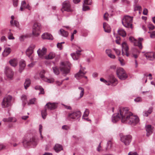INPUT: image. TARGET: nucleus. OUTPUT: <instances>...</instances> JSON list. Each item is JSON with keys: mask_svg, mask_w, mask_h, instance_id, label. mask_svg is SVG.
Listing matches in <instances>:
<instances>
[{"mask_svg": "<svg viewBox=\"0 0 155 155\" xmlns=\"http://www.w3.org/2000/svg\"><path fill=\"white\" fill-rule=\"evenodd\" d=\"M111 52L112 51L110 49H107L105 51L106 53L108 56L111 54Z\"/></svg>", "mask_w": 155, "mask_h": 155, "instance_id": "nucleus-52", "label": "nucleus"}, {"mask_svg": "<svg viewBox=\"0 0 155 155\" xmlns=\"http://www.w3.org/2000/svg\"><path fill=\"white\" fill-rule=\"evenodd\" d=\"M140 52V51H139L136 48H134L131 50L130 54L131 55L132 57H134L135 58H137L138 57Z\"/></svg>", "mask_w": 155, "mask_h": 155, "instance_id": "nucleus-19", "label": "nucleus"}, {"mask_svg": "<svg viewBox=\"0 0 155 155\" xmlns=\"http://www.w3.org/2000/svg\"><path fill=\"white\" fill-rule=\"evenodd\" d=\"M28 37L27 35H22L19 37V39L21 41H24V39Z\"/></svg>", "mask_w": 155, "mask_h": 155, "instance_id": "nucleus-39", "label": "nucleus"}, {"mask_svg": "<svg viewBox=\"0 0 155 155\" xmlns=\"http://www.w3.org/2000/svg\"><path fill=\"white\" fill-rule=\"evenodd\" d=\"M55 54L54 53L51 52L49 54L46 56L45 58L46 59H52L55 57Z\"/></svg>", "mask_w": 155, "mask_h": 155, "instance_id": "nucleus-31", "label": "nucleus"}, {"mask_svg": "<svg viewBox=\"0 0 155 155\" xmlns=\"http://www.w3.org/2000/svg\"><path fill=\"white\" fill-rule=\"evenodd\" d=\"M3 121L4 122H15L16 121V119L15 117H9L8 118H4L3 119Z\"/></svg>", "mask_w": 155, "mask_h": 155, "instance_id": "nucleus-28", "label": "nucleus"}, {"mask_svg": "<svg viewBox=\"0 0 155 155\" xmlns=\"http://www.w3.org/2000/svg\"><path fill=\"white\" fill-rule=\"evenodd\" d=\"M41 29V25L39 23H35L33 26L32 29V33L35 36H38L40 34Z\"/></svg>", "mask_w": 155, "mask_h": 155, "instance_id": "nucleus-6", "label": "nucleus"}, {"mask_svg": "<svg viewBox=\"0 0 155 155\" xmlns=\"http://www.w3.org/2000/svg\"><path fill=\"white\" fill-rule=\"evenodd\" d=\"M53 72L55 74L58 75L60 73V71L59 68L56 67H52Z\"/></svg>", "mask_w": 155, "mask_h": 155, "instance_id": "nucleus-36", "label": "nucleus"}, {"mask_svg": "<svg viewBox=\"0 0 155 155\" xmlns=\"http://www.w3.org/2000/svg\"><path fill=\"white\" fill-rule=\"evenodd\" d=\"M86 73V72L82 71L81 69L78 73L75 74L74 77L77 79H79L82 78Z\"/></svg>", "mask_w": 155, "mask_h": 155, "instance_id": "nucleus-23", "label": "nucleus"}, {"mask_svg": "<svg viewBox=\"0 0 155 155\" xmlns=\"http://www.w3.org/2000/svg\"><path fill=\"white\" fill-rule=\"evenodd\" d=\"M78 49H76V51L75 52H74L71 54V56L73 60H77L80 58L81 55V52L82 51V50L81 49L80 47H78Z\"/></svg>", "mask_w": 155, "mask_h": 155, "instance_id": "nucleus-13", "label": "nucleus"}, {"mask_svg": "<svg viewBox=\"0 0 155 155\" xmlns=\"http://www.w3.org/2000/svg\"><path fill=\"white\" fill-rule=\"evenodd\" d=\"M10 32L9 34H8V38L9 39H14V37L13 36V35L12 34H11L10 33V31L11 30H9Z\"/></svg>", "mask_w": 155, "mask_h": 155, "instance_id": "nucleus-51", "label": "nucleus"}, {"mask_svg": "<svg viewBox=\"0 0 155 155\" xmlns=\"http://www.w3.org/2000/svg\"><path fill=\"white\" fill-rule=\"evenodd\" d=\"M36 100V99L35 98H33L31 99H30L29 102L28 103V104H34Z\"/></svg>", "mask_w": 155, "mask_h": 155, "instance_id": "nucleus-43", "label": "nucleus"}, {"mask_svg": "<svg viewBox=\"0 0 155 155\" xmlns=\"http://www.w3.org/2000/svg\"><path fill=\"white\" fill-rule=\"evenodd\" d=\"M22 143L24 146L25 147H27L31 145L35 146L37 144V140L35 137H33L30 139L29 141L26 140H23Z\"/></svg>", "mask_w": 155, "mask_h": 155, "instance_id": "nucleus-8", "label": "nucleus"}, {"mask_svg": "<svg viewBox=\"0 0 155 155\" xmlns=\"http://www.w3.org/2000/svg\"><path fill=\"white\" fill-rule=\"evenodd\" d=\"M148 27L150 30H152L155 28L154 26L151 23H149L148 25Z\"/></svg>", "mask_w": 155, "mask_h": 155, "instance_id": "nucleus-45", "label": "nucleus"}, {"mask_svg": "<svg viewBox=\"0 0 155 155\" xmlns=\"http://www.w3.org/2000/svg\"><path fill=\"white\" fill-rule=\"evenodd\" d=\"M117 83V79L114 78L113 75H111L110 77V79L106 84L107 85H112V86H115Z\"/></svg>", "mask_w": 155, "mask_h": 155, "instance_id": "nucleus-17", "label": "nucleus"}, {"mask_svg": "<svg viewBox=\"0 0 155 155\" xmlns=\"http://www.w3.org/2000/svg\"><path fill=\"white\" fill-rule=\"evenodd\" d=\"M47 49L44 47L41 50L39 49L37 51L38 54L41 58L43 56L45 55Z\"/></svg>", "mask_w": 155, "mask_h": 155, "instance_id": "nucleus-22", "label": "nucleus"}, {"mask_svg": "<svg viewBox=\"0 0 155 155\" xmlns=\"http://www.w3.org/2000/svg\"><path fill=\"white\" fill-rule=\"evenodd\" d=\"M84 93V90H82L81 91V92L80 94L79 98H81L83 97Z\"/></svg>", "mask_w": 155, "mask_h": 155, "instance_id": "nucleus-60", "label": "nucleus"}, {"mask_svg": "<svg viewBox=\"0 0 155 155\" xmlns=\"http://www.w3.org/2000/svg\"><path fill=\"white\" fill-rule=\"evenodd\" d=\"M69 79V78L68 77L67 78H66L62 81L61 82H59V81H57L56 83L58 84V85H60L62 84L63 81L64 80H68Z\"/></svg>", "mask_w": 155, "mask_h": 155, "instance_id": "nucleus-53", "label": "nucleus"}, {"mask_svg": "<svg viewBox=\"0 0 155 155\" xmlns=\"http://www.w3.org/2000/svg\"><path fill=\"white\" fill-rule=\"evenodd\" d=\"M81 116V112L78 111L69 113L68 115V117L70 120H76L80 117Z\"/></svg>", "mask_w": 155, "mask_h": 155, "instance_id": "nucleus-12", "label": "nucleus"}, {"mask_svg": "<svg viewBox=\"0 0 155 155\" xmlns=\"http://www.w3.org/2000/svg\"><path fill=\"white\" fill-rule=\"evenodd\" d=\"M35 88L36 90H41L43 91V88L42 86L39 85H37L35 87Z\"/></svg>", "mask_w": 155, "mask_h": 155, "instance_id": "nucleus-50", "label": "nucleus"}, {"mask_svg": "<svg viewBox=\"0 0 155 155\" xmlns=\"http://www.w3.org/2000/svg\"><path fill=\"white\" fill-rule=\"evenodd\" d=\"M150 37L152 38H155V31L152 32L150 33Z\"/></svg>", "mask_w": 155, "mask_h": 155, "instance_id": "nucleus-57", "label": "nucleus"}, {"mask_svg": "<svg viewBox=\"0 0 155 155\" xmlns=\"http://www.w3.org/2000/svg\"><path fill=\"white\" fill-rule=\"evenodd\" d=\"M118 34L123 37L126 35V33L124 30L122 28H120L118 30Z\"/></svg>", "mask_w": 155, "mask_h": 155, "instance_id": "nucleus-33", "label": "nucleus"}, {"mask_svg": "<svg viewBox=\"0 0 155 155\" xmlns=\"http://www.w3.org/2000/svg\"><path fill=\"white\" fill-rule=\"evenodd\" d=\"M153 110V108L152 107H150L148 110H147L148 114H150L152 112Z\"/></svg>", "mask_w": 155, "mask_h": 155, "instance_id": "nucleus-56", "label": "nucleus"}, {"mask_svg": "<svg viewBox=\"0 0 155 155\" xmlns=\"http://www.w3.org/2000/svg\"><path fill=\"white\" fill-rule=\"evenodd\" d=\"M13 25H14L16 27H18L19 26V23L18 22L16 21H14V23H12Z\"/></svg>", "mask_w": 155, "mask_h": 155, "instance_id": "nucleus-54", "label": "nucleus"}, {"mask_svg": "<svg viewBox=\"0 0 155 155\" xmlns=\"http://www.w3.org/2000/svg\"><path fill=\"white\" fill-rule=\"evenodd\" d=\"M148 11L147 9L144 8L143 9V14L145 15H147V14Z\"/></svg>", "mask_w": 155, "mask_h": 155, "instance_id": "nucleus-62", "label": "nucleus"}, {"mask_svg": "<svg viewBox=\"0 0 155 155\" xmlns=\"http://www.w3.org/2000/svg\"><path fill=\"white\" fill-rule=\"evenodd\" d=\"M108 13H105L104 15V19L107 20L108 19L107 18Z\"/></svg>", "mask_w": 155, "mask_h": 155, "instance_id": "nucleus-63", "label": "nucleus"}, {"mask_svg": "<svg viewBox=\"0 0 155 155\" xmlns=\"http://www.w3.org/2000/svg\"><path fill=\"white\" fill-rule=\"evenodd\" d=\"M71 64L68 62H61L60 68L62 74L65 76L70 71Z\"/></svg>", "mask_w": 155, "mask_h": 155, "instance_id": "nucleus-2", "label": "nucleus"}, {"mask_svg": "<svg viewBox=\"0 0 155 155\" xmlns=\"http://www.w3.org/2000/svg\"><path fill=\"white\" fill-rule=\"evenodd\" d=\"M128 155H138V154L136 152H130Z\"/></svg>", "mask_w": 155, "mask_h": 155, "instance_id": "nucleus-61", "label": "nucleus"}, {"mask_svg": "<svg viewBox=\"0 0 155 155\" xmlns=\"http://www.w3.org/2000/svg\"><path fill=\"white\" fill-rule=\"evenodd\" d=\"M153 127L151 125H147L146 126V135L147 137H149L153 133Z\"/></svg>", "mask_w": 155, "mask_h": 155, "instance_id": "nucleus-20", "label": "nucleus"}, {"mask_svg": "<svg viewBox=\"0 0 155 155\" xmlns=\"http://www.w3.org/2000/svg\"><path fill=\"white\" fill-rule=\"evenodd\" d=\"M19 71L21 73L25 66V61L23 60H21L19 63Z\"/></svg>", "mask_w": 155, "mask_h": 155, "instance_id": "nucleus-27", "label": "nucleus"}, {"mask_svg": "<svg viewBox=\"0 0 155 155\" xmlns=\"http://www.w3.org/2000/svg\"><path fill=\"white\" fill-rule=\"evenodd\" d=\"M103 27L105 32L110 33V32L111 28L110 26L107 23L105 22L103 23Z\"/></svg>", "mask_w": 155, "mask_h": 155, "instance_id": "nucleus-26", "label": "nucleus"}, {"mask_svg": "<svg viewBox=\"0 0 155 155\" xmlns=\"http://www.w3.org/2000/svg\"><path fill=\"white\" fill-rule=\"evenodd\" d=\"M150 53L148 52L147 53H146L145 54L144 56L146 57L147 59H149V60H151L150 58H152V55H151L150 54Z\"/></svg>", "mask_w": 155, "mask_h": 155, "instance_id": "nucleus-41", "label": "nucleus"}, {"mask_svg": "<svg viewBox=\"0 0 155 155\" xmlns=\"http://www.w3.org/2000/svg\"><path fill=\"white\" fill-rule=\"evenodd\" d=\"M35 45H31L27 49L26 51V54L29 57H30L33 52V49L35 47Z\"/></svg>", "mask_w": 155, "mask_h": 155, "instance_id": "nucleus-18", "label": "nucleus"}, {"mask_svg": "<svg viewBox=\"0 0 155 155\" xmlns=\"http://www.w3.org/2000/svg\"><path fill=\"white\" fill-rule=\"evenodd\" d=\"M21 98L23 102V106H24L27 102V96L25 95H23L22 96Z\"/></svg>", "mask_w": 155, "mask_h": 155, "instance_id": "nucleus-35", "label": "nucleus"}, {"mask_svg": "<svg viewBox=\"0 0 155 155\" xmlns=\"http://www.w3.org/2000/svg\"><path fill=\"white\" fill-rule=\"evenodd\" d=\"M120 114H114L112 117L113 123H116L120 119H121L122 123H127L134 125L138 123L139 118L137 116H133V114L128 111L126 108H120L119 110Z\"/></svg>", "mask_w": 155, "mask_h": 155, "instance_id": "nucleus-1", "label": "nucleus"}, {"mask_svg": "<svg viewBox=\"0 0 155 155\" xmlns=\"http://www.w3.org/2000/svg\"><path fill=\"white\" fill-rule=\"evenodd\" d=\"M5 73L8 79L10 80L13 79L14 73L10 68L8 67H6L5 68Z\"/></svg>", "mask_w": 155, "mask_h": 155, "instance_id": "nucleus-14", "label": "nucleus"}, {"mask_svg": "<svg viewBox=\"0 0 155 155\" xmlns=\"http://www.w3.org/2000/svg\"><path fill=\"white\" fill-rule=\"evenodd\" d=\"M61 35L63 36L67 37L68 36V32L64 30L63 29L61 28L60 30Z\"/></svg>", "mask_w": 155, "mask_h": 155, "instance_id": "nucleus-34", "label": "nucleus"}, {"mask_svg": "<svg viewBox=\"0 0 155 155\" xmlns=\"http://www.w3.org/2000/svg\"><path fill=\"white\" fill-rule=\"evenodd\" d=\"M120 140L126 146H127L130 143L132 139V137L130 135H120Z\"/></svg>", "mask_w": 155, "mask_h": 155, "instance_id": "nucleus-7", "label": "nucleus"}, {"mask_svg": "<svg viewBox=\"0 0 155 155\" xmlns=\"http://www.w3.org/2000/svg\"><path fill=\"white\" fill-rule=\"evenodd\" d=\"M63 106H64V107L68 110H71L72 109V108L70 106H67L64 104H63Z\"/></svg>", "mask_w": 155, "mask_h": 155, "instance_id": "nucleus-59", "label": "nucleus"}, {"mask_svg": "<svg viewBox=\"0 0 155 155\" xmlns=\"http://www.w3.org/2000/svg\"><path fill=\"white\" fill-rule=\"evenodd\" d=\"M142 8L140 6V5H136L134 8V10H139V11L141 10Z\"/></svg>", "mask_w": 155, "mask_h": 155, "instance_id": "nucleus-47", "label": "nucleus"}, {"mask_svg": "<svg viewBox=\"0 0 155 155\" xmlns=\"http://www.w3.org/2000/svg\"><path fill=\"white\" fill-rule=\"evenodd\" d=\"M42 38L44 39L53 40V38L52 36L48 33H45L41 36Z\"/></svg>", "mask_w": 155, "mask_h": 155, "instance_id": "nucleus-24", "label": "nucleus"}, {"mask_svg": "<svg viewBox=\"0 0 155 155\" xmlns=\"http://www.w3.org/2000/svg\"><path fill=\"white\" fill-rule=\"evenodd\" d=\"M13 5L14 7L17 6L18 3V0H12Z\"/></svg>", "mask_w": 155, "mask_h": 155, "instance_id": "nucleus-46", "label": "nucleus"}, {"mask_svg": "<svg viewBox=\"0 0 155 155\" xmlns=\"http://www.w3.org/2000/svg\"><path fill=\"white\" fill-rule=\"evenodd\" d=\"M134 100L135 102H138L142 101V99L140 97H138L135 98Z\"/></svg>", "mask_w": 155, "mask_h": 155, "instance_id": "nucleus-55", "label": "nucleus"}, {"mask_svg": "<svg viewBox=\"0 0 155 155\" xmlns=\"http://www.w3.org/2000/svg\"><path fill=\"white\" fill-rule=\"evenodd\" d=\"M12 97L10 95H8L5 97L2 102V106L3 107H8L11 105V101Z\"/></svg>", "mask_w": 155, "mask_h": 155, "instance_id": "nucleus-9", "label": "nucleus"}, {"mask_svg": "<svg viewBox=\"0 0 155 155\" xmlns=\"http://www.w3.org/2000/svg\"><path fill=\"white\" fill-rule=\"evenodd\" d=\"M122 54L123 56L126 55L127 57L130 56L129 52V47L127 43L125 42H123L122 44Z\"/></svg>", "mask_w": 155, "mask_h": 155, "instance_id": "nucleus-11", "label": "nucleus"}, {"mask_svg": "<svg viewBox=\"0 0 155 155\" xmlns=\"http://www.w3.org/2000/svg\"><path fill=\"white\" fill-rule=\"evenodd\" d=\"M61 10L63 13L64 11H66L68 12H71L74 10L72 8L69 2L68 1H65L63 2L62 4V8Z\"/></svg>", "mask_w": 155, "mask_h": 155, "instance_id": "nucleus-4", "label": "nucleus"}, {"mask_svg": "<svg viewBox=\"0 0 155 155\" xmlns=\"http://www.w3.org/2000/svg\"><path fill=\"white\" fill-rule=\"evenodd\" d=\"M89 114V110L88 109H86L83 115V117H87L88 116Z\"/></svg>", "mask_w": 155, "mask_h": 155, "instance_id": "nucleus-42", "label": "nucleus"}, {"mask_svg": "<svg viewBox=\"0 0 155 155\" xmlns=\"http://www.w3.org/2000/svg\"><path fill=\"white\" fill-rule=\"evenodd\" d=\"M47 109L45 107V109L44 110L41 111V115L42 117L44 119H45L46 118V116L47 115V113L46 112Z\"/></svg>", "mask_w": 155, "mask_h": 155, "instance_id": "nucleus-37", "label": "nucleus"}, {"mask_svg": "<svg viewBox=\"0 0 155 155\" xmlns=\"http://www.w3.org/2000/svg\"><path fill=\"white\" fill-rule=\"evenodd\" d=\"M31 84V81L28 78L25 80V82L24 84V86L25 89H26Z\"/></svg>", "mask_w": 155, "mask_h": 155, "instance_id": "nucleus-32", "label": "nucleus"}, {"mask_svg": "<svg viewBox=\"0 0 155 155\" xmlns=\"http://www.w3.org/2000/svg\"><path fill=\"white\" fill-rule=\"evenodd\" d=\"M57 47L60 50H61L62 49V45H61V43H58L57 44Z\"/></svg>", "mask_w": 155, "mask_h": 155, "instance_id": "nucleus-58", "label": "nucleus"}, {"mask_svg": "<svg viewBox=\"0 0 155 155\" xmlns=\"http://www.w3.org/2000/svg\"><path fill=\"white\" fill-rule=\"evenodd\" d=\"M121 2L124 4L127 5H129L130 2L128 0H121Z\"/></svg>", "mask_w": 155, "mask_h": 155, "instance_id": "nucleus-48", "label": "nucleus"}, {"mask_svg": "<svg viewBox=\"0 0 155 155\" xmlns=\"http://www.w3.org/2000/svg\"><path fill=\"white\" fill-rule=\"evenodd\" d=\"M113 50L115 51L116 53L117 54V55H119L120 54L121 51L120 50H119L118 49H117L115 48H114Z\"/></svg>", "mask_w": 155, "mask_h": 155, "instance_id": "nucleus-49", "label": "nucleus"}, {"mask_svg": "<svg viewBox=\"0 0 155 155\" xmlns=\"http://www.w3.org/2000/svg\"><path fill=\"white\" fill-rule=\"evenodd\" d=\"M32 8L29 4H27L25 1H21V5L20 8V10L23 11H24L25 8L29 10H31Z\"/></svg>", "mask_w": 155, "mask_h": 155, "instance_id": "nucleus-15", "label": "nucleus"}, {"mask_svg": "<svg viewBox=\"0 0 155 155\" xmlns=\"http://www.w3.org/2000/svg\"><path fill=\"white\" fill-rule=\"evenodd\" d=\"M85 5V4H84V3L83 5V10L84 11H86L87 10L90 9L89 6H86Z\"/></svg>", "mask_w": 155, "mask_h": 155, "instance_id": "nucleus-44", "label": "nucleus"}, {"mask_svg": "<svg viewBox=\"0 0 155 155\" xmlns=\"http://www.w3.org/2000/svg\"><path fill=\"white\" fill-rule=\"evenodd\" d=\"M149 114H148V113L147 111H145L143 112V115L144 116L147 117L148 116Z\"/></svg>", "mask_w": 155, "mask_h": 155, "instance_id": "nucleus-64", "label": "nucleus"}, {"mask_svg": "<svg viewBox=\"0 0 155 155\" xmlns=\"http://www.w3.org/2000/svg\"><path fill=\"white\" fill-rule=\"evenodd\" d=\"M11 52V49L10 48H6L3 52L2 55L4 56H7Z\"/></svg>", "mask_w": 155, "mask_h": 155, "instance_id": "nucleus-29", "label": "nucleus"}, {"mask_svg": "<svg viewBox=\"0 0 155 155\" xmlns=\"http://www.w3.org/2000/svg\"><path fill=\"white\" fill-rule=\"evenodd\" d=\"M129 40L131 42H133L134 43V45L137 46L140 49H141L142 48V45L141 42L143 40V38H138V41H137L133 37H129Z\"/></svg>", "mask_w": 155, "mask_h": 155, "instance_id": "nucleus-10", "label": "nucleus"}, {"mask_svg": "<svg viewBox=\"0 0 155 155\" xmlns=\"http://www.w3.org/2000/svg\"><path fill=\"white\" fill-rule=\"evenodd\" d=\"M9 63L11 66L14 67L16 66L18 64V61L16 59H13L10 60L9 61Z\"/></svg>", "mask_w": 155, "mask_h": 155, "instance_id": "nucleus-30", "label": "nucleus"}, {"mask_svg": "<svg viewBox=\"0 0 155 155\" xmlns=\"http://www.w3.org/2000/svg\"><path fill=\"white\" fill-rule=\"evenodd\" d=\"M45 107L46 108L47 107L50 110H54L57 107V104L55 103L48 102L46 104Z\"/></svg>", "mask_w": 155, "mask_h": 155, "instance_id": "nucleus-21", "label": "nucleus"}, {"mask_svg": "<svg viewBox=\"0 0 155 155\" xmlns=\"http://www.w3.org/2000/svg\"><path fill=\"white\" fill-rule=\"evenodd\" d=\"M116 74L118 78L121 80H124L127 78V75L123 68H120L116 71Z\"/></svg>", "mask_w": 155, "mask_h": 155, "instance_id": "nucleus-5", "label": "nucleus"}, {"mask_svg": "<svg viewBox=\"0 0 155 155\" xmlns=\"http://www.w3.org/2000/svg\"><path fill=\"white\" fill-rule=\"evenodd\" d=\"M45 71H41L40 73V76L41 78L44 81L50 83H51L54 81V79L53 78L51 79H48L44 76L43 74L44 73Z\"/></svg>", "mask_w": 155, "mask_h": 155, "instance_id": "nucleus-16", "label": "nucleus"}, {"mask_svg": "<svg viewBox=\"0 0 155 155\" xmlns=\"http://www.w3.org/2000/svg\"><path fill=\"white\" fill-rule=\"evenodd\" d=\"M92 2V0H84V4H85L86 5H91Z\"/></svg>", "mask_w": 155, "mask_h": 155, "instance_id": "nucleus-40", "label": "nucleus"}, {"mask_svg": "<svg viewBox=\"0 0 155 155\" xmlns=\"http://www.w3.org/2000/svg\"><path fill=\"white\" fill-rule=\"evenodd\" d=\"M132 21L133 17L128 15L124 16L122 20L123 25L126 28H132Z\"/></svg>", "mask_w": 155, "mask_h": 155, "instance_id": "nucleus-3", "label": "nucleus"}, {"mask_svg": "<svg viewBox=\"0 0 155 155\" xmlns=\"http://www.w3.org/2000/svg\"><path fill=\"white\" fill-rule=\"evenodd\" d=\"M112 147V143L111 141H109L107 142V147L106 148V150L110 149Z\"/></svg>", "mask_w": 155, "mask_h": 155, "instance_id": "nucleus-38", "label": "nucleus"}, {"mask_svg": "<svg viewBox=\"0 0 155 155\" xmlns=\"http://www.w3.org/2000/svg\"><path fill=\"white\" fill-rule=\"evenodd\" d=\"M54 149L56 152L58 153L60 151L63 150L62 146L59 144L57 143L56 144L54 147Z\"/></svg>", "mask_w": 155, "mask_h": 155, "instance_id": "nucleus-25", "label": "nucleus"}]
</instances>
